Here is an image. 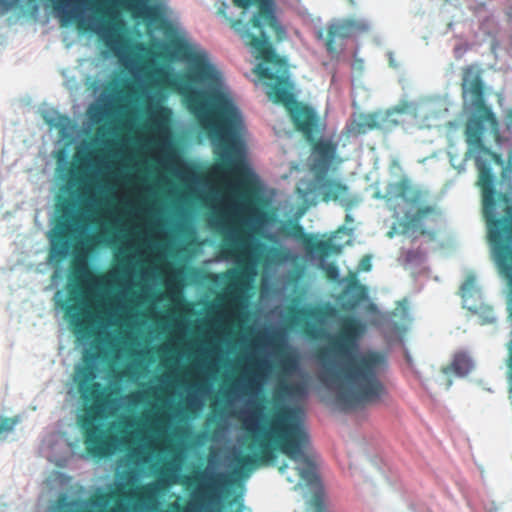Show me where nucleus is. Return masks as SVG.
<instances>
[{
	"label": "nucleus",
	"mask_w": 512,
	"mask_h": 512,
	"mask_svg": "<svg viewBox=\"0 0 512 512\" xmlns=\"http://www.w3.org/2000/svg\"><path fill=\"white\" fill-rule=\"evenodd\" d=\"M325 273L330 280H337L339 277V269L335 264H328L325 268Z\"/></svg>",
	"instance_id": "c756f323"
},
{
	"label": "nucleus",
	"mask_w": 512,
	"mask_h": 512,
	"mask_svg": "<svg viewBox=\"0 0 512 512\" xmlns=\"http://www.w3.org/2000/svg\"><path fill=\"white\" fill-rule=\"evenodd\" d=\"M261 408L255 409L252 414L243 420L244 428L248 433H254L256 431V422Z\"/></svg>",
	"instance_id": "cd10ccee"
},
{
	"label": "nucleus",
	"mask_w": 512,
	"mask_h": 512,
	"mask_svg": "<svg viewBox=\"0 0 512 512\" xmlns=\"http://www.w3.org/2000/svg\"><path fill=\"white\" fill-rule=\"evenodd\" d=\"M297 360L292 355H284L279 361V367L284 373H291L297 369Z\"/></svg>",
	"instance_id": "bb28decb"
},
{
	"label": "nucleus",
	"mask_w": 512,
	"mask_h": 512,
	"mask_svg": "<svg viewBox=\"0 0 512 512\" xmlns=\"http://www.w3.org/2000/svg\"><path fill=\"white\" fill-rule=\"evenodd\" d=\"M197 388H198V390H203V385L202 384H198Z\"/></svg>",
	"instance_id": "de8ad7c7"
},
{
	"label": "nucleus",
	"mask_w": 512,
	"mask_h": 512,
	"mask_svg": "<svg viewBox=\"0 0 512 512\" xmlns=\"http://www.w3.org/2000/svg\"><path fill=\"white\" fill-rule=\"evenodd\" d=\"M71 220H72V223L77 226L80 224L86 225L88 223V219L86 217H83L82 213L73 216L71 218Z\"/></svg>",
	"instance_id": "473e14b6"
},
{
	"label": "nucleus",
	"mask_w": 512,
	"mask_h": 512,
	"mask_svg": "<svg viewBox=\"0 0 512 512\" xmlns=\"http://www.w3.org/2000/svg\"><path fill=\"white\" fill-rule=\"evenodd\" d=\"M371 267L372 265L370 256H364L359 263V269L362 271H369Z\"/></svg>",
	"instance_id": "2f4dec72"
},
{
	"label": "nucleus",
	"mask_w": 512,
	"mask_h": 512,
	"mask_svg": "<svg viewBox=\"0 0 512 512\" xmlns=\"http://www.w3.org/2000/svg\"><path fill=\"white\" fill-rule=\"evenodd\" d=\"M251 275H253V270L247 266L229 271L227 274V285L231 288V295L233 292H237L245 287Z\"/></svg>",
	"instance_id": "aec40b11"
},
{
	"label": "nucleus",
	"mask_w": 512,
	"mask_h": 512,
	"mask_svg": "<svg viewBox=\"0 0 512 512\" xmlns=\"http://www.w3.org/2000/svg\"><path fill=\"white\" fill-rule=\"evenodd\" d=\"M70 207V202L65 200L60 206L59 210L62 211L65 215L68 213Z\"/></svg>",
	"instance_id": "c9c22d12"
},
{
	"label": "nucleus",
	"mask_w": 512,
	"mask_h": 512,
	"mask_svg": "<svg viewBox=\"0 0 512 512\" xmlns=\"http://www.w3.org/2000/svg\"><path fill=\"white\" fill-rule=\"evenodd\" d=\"M131 456H134L137 458V460H139L140 456H141V452L138 450H133V452L131 453Z\"/></svg>",
	"instance_id": "58836bf2"
},
{
	"label": "nucleus",
	"mask_w": 512,
	"mask_h": 512,
	"mask_svg": "<svg viewBox=\"0 0 512 512\" xmlns=\"http://www.w3.org/2000/svg\"><path fill=\"white\" fill-rule=\"evenodd\" d=\"M366 325L358 317L346 315L339 321L337 332L329 337L328 346L319 348L316 356L323 363L321 380L335 390V402L344 412L380 403L388 394L381 380L387 368L386 356L367 351L347 361L341 369L330 365L332 355L348 357L358 348Z\"/></svg>",
	"instance_id": "f03ea898"
},
{
	"label": "nucleus",
	"mask_w": 512,
	"mask_h": 512,
	"mask_svg": "<svg viewBox=\"0 0 512 512\" xmlns=\"http://www.w3.org/2000/svg\"><path fill=\"white\" fill-rule=\"evenodd\" d=\"M126 374H127V372H126L125 370H123V371H120V372L118 373V375H117V376H118L119 378H123V377H125V376H126Z\"/></svg>",
	"instance_id": "37998d69"
},
{
	"label": "nucleus",
	"mask_w": 512,
	"mask_h": 512,
	"mask_svg": "<svg viewBox=\"0 0 512 512\" xmlns=\"http://www.w3.org/2000/svg\"><path fill=\"white\" fill-rule=\"evenodd\" d=\"M279 231L286 237L301 240L307 249L315 251L321 256H327L330 252L337 250L330 241H314L310 235L305 233L304 228L295 221H288L284 223L280 227Z\"/></svg>",
	"instance_id": "dca6fc26"
},
{
	"label": "nucleus",
	"mask_w": 512,
	"mask_h": 512,
	"mask_svg": "<svg viewBox=\"0 0 512 512\" xmlns=\"http://www.w3.org/2000/svg\"><path fill=\"white\" fill-rule=\"evenodd\" d=\"M257 32L259 33V30ZM260 34V38L251 35H246V38L258 51V60L262 62L257 66L256 72L265 81L266 94L275 104L283 105L288 110L295 129L302 133L307 141H313L320 131L319 117L312 107L296 101L291 91L286 59L279 56L274 47L269 45L263 32Z\"/></svg>",
	"instance_id": "39448f33"
},
{
	"label": "nucleus",
	"mask_w": 512,
	"mask_h": 512,
	"mask_svg": "<svg viewBox=\"0 0 512 512\" xmlns=\"http://www.w3.org/2000/svg\"><path fill=\"white\" fill-rule=\"evenodd\" d=\"M286 467H287V465L281 466V467L279 468L280 472H284V470L286 469Z\"/></svg>",
	"instance_id": "a18cd8bd"
},
{
	"label": "nucleus",
	"mask_w": 512,
	"mask_h": 512,
	"mask_svg": "<svg viewBox=\"0 0 512 512\" xmlns=\"http://www.w3.org/2000/svg\"><path fill=\"white\" fill-rule=\"evenodd\" d=\"M77 182L83 183L84 185L81 188V198H82V211H91L92 205L95 203L96 198L92 191V186L83 181L82 178H77Z\"/></svg>",
	"instance_id": "5701e85b"
},
{
	"label": "nucleus",
	"mask_w": 512,
	"mask_h": 512,
	"mask_svg": "<svg viewBox=\"0 0 512 512\" xmlns=\"http://www.w3.org/2000/svg\"><path fill=\"white\" fill-rule=\"evenodd\" d=\"M17 423L16 418L1 417L0 418V436L11 432Z\"/></svg>",
	"instance_id": "c85d7f7f"
},
{
	"label": "nucleus",
	"mask_w": 512,
	"mask_h": 512,
	"mask_svg": "<svg viewBox=\"0 0 512 512\" xmlns=\"http://www.w3.org/2000/svg\"><path fill=\"white\" fill-rule=\"evenodd\" d=\"M312 143L313 170L315 173H327L334 163H340L337 159V143L327 139H317Z\"/></svg>",
	"instance_id": "2eb2a0df"
},
{
	"label": "nucleus",
	"mask_w": 512,
	"mask_h": 512,
	"mask_svg": "<svg viewBox=\"0 0 512 512\" xmlns=\"http://www.w3.org/2000/svg\"><path fill=\"white\" fill-rule=\"evenodd\" d=\"M388 235H389V237H392L393 236V232H389Z\"/></svg>",
	"instance_id": "09e8293b"
},
{
	"label": "nucleus",
	"mask_w": 512,
	"mask_h": 512,
	"mask_svg": "<svg viewBox=\"0 0 512 512\" xmlns=\"http://www.w3.org/2000/svg\"><path fill=\"white\" fill-rule=\"evenodd\" d=\"M155 422L158 423V424H161V423H164L165 422V419L164 417L161 415L157 418H155Z\"/></svg>",
	"instance_id": "ea45409f"
},
{
	"label": "nucleus",
	"mask_w": 512,
	"mask_h": 512,
	"mask_svg": "<svg viewBox=\"0 0 512 512\" xmlns=\"http://www.w3.org/2000/svg\"><path fill=\"white\" fill-rule=\"evenodd\" d=\"M119 92L125 97H130L135 94L136 91L134 85L127 81L123 84Z\"/></svg>",
	"instance_id": "7c9ffc66"
},
{
	"label": "nucleus",
	"mask_w": 512,
	"mask_h": 512,
	"mask_svg": "<svg viewBox=\"0 0 512 512\" xmlns=\"http://www.w3.org/2000/svg\"><path fill=\"white\" fill-rule=\"evenodd\" d=\"M133 13L145 11L147 18H153L156 14V8L147 7L144 0H121Z\"/></svg>",
	"instance_id": "b1692460"
},
{
	"label": "nucleus",
	"mask_w": 512,
	"mask_h": 512,
	"mask_svg": "<svg viewBox=\"0 0 512 512\" xmlns=\"http://www.w3.org/2000/svg\"><path fill=\"white\" fill-rule=\"evenodd\" d=\"M277 339H278V335H273L271 338V342L273 343L274 346H277Z\"/></svg>",
	"instance_id": "a19ab883"
},
{
	"label": "nucleus",
	"mask_w": 512,
	"mask_h": 512,
	"mask_svg": "<svg viewBox=\"0 0 512 512\" xmlns=\"http://www.w3.org/2000/svg\"><path fill=\"white\" fill-rule=\"evenodd\" d=\"M63 22H77L80 29L95 31L116 56L127 46L122 34L124 24L108 0H49Z\"/></svg>",
	"instance_id": "423d86ee"
},
{
	"label": "nucleus",
	"mask_w": 512,
	"mask_h": 512,
	"mask_svg": "<svg viewBox=\"0 0 512 512\" xmlns=\"http://www.w3.org/2000/svg\"><path fill=\"white\" fill-rule=\"evenodd\" d=\"M114 237V232L110 228H106L105 230L99 231L96 234L90 235L82 241V246L86 249H91L96 245L102 243L106 239H110Z\"/></svg>",
	"instance_id": "4be33fe9"
},
{
	"label": "nucleus",
	"mask_w": 512,
	"mask_h": 512,
	"mask_svg": "<svg viewBox=\"0 0 512 512\" xmlns=\"http://www.w3.org/2000/svg\"><path fill=\"white\" fill-rule=\"evenodd\" d=\"M458 295L462 300V307L470 319H475L481 325H495L498 321L494 307L485 299L477 277L469 272L459 287Z\"/></svg>",
	"instance_id": "9d476101"
},
{
	"label": "nucleus",
	"mask_w": 512,
	"mask_h": 512,
	"mask_svg": "<svg viewBox=\"0 0 512 512\" xmlns=\"http://www.w3.org/2000/svg\"><path fill=\"white\" fill-rule=\"evenodd\" d=\"M427 196V191L414 187L406 176L388 184L385 195L387 203L402 199L411 206L420 205L414 213L406 215L405 219L399 222L402 228L401 233L410 234L414 238L419 236L428 237L430 240L436 238V226L441 219V211L436 205H423Z\"/></svg>",
	"instance_id": "6e6552de"
},
{
	"label": "nucleus",
	"mask_w": 512,
	"mask_h": 512,
	"mask_svg": "<svg viewBox=\"0 0 512 512\" xmlns=\"http://www.w3.org/2000/svg\"><path fill=\"white\" fill-rule=\"evenodd\" d=\"M247 386H248V387H250V388H253V386H254V382H253V380H252V379H249V380H248V385H247Z\"/></svg>",
	"instance_id": "c03bdc74"
},
{
	"label": "nucleus",
	"mask_w": 512,
	"mask_h": 512,
	"mask_svg": "<svg viewBox=\"0 0 512 512\" xmlns=\"http://www.w3.org/2000/svg\"><path fill=\"white\" fill-rule=\"evenodd\" d=\"M174 293H175V294H179V289L174 290V288L171 286V287H170V290H169V294H171V295H172V294H174Z\"/></svg>",
	"instance_id": "79ce46f5"
},
{
	"label": "nucleus",
	"mask_w": 512,
	"mask_h": 512,
	"mask_svg": "<svg viewBox=\"0 0 512 512\" xmlns=\"http://www.w3.org/2000/svg\"><path fill=\"white\" fill-rule=\"evenodd\" d=\"M475 368V360L471 353L466 350H459L452 356L451 362L442 368L444 374H455L459 377H465Z\"/></svg>",
	"instance_id": "a211bd4d"
},
{
	"label": "nucleus",
	"mask_w": 512,
	"mask_h": 512,
	"mask_svg": "<svg viewBox=\"0 0 512 512\" xmlns=\"http://www.w3.org/2000/svg\"><path fill=\"white\" fill-rule=\"evenodd\" d=\"M174 53L191 63V70L181 75L158 71V84L181 95L188 110L197 118L211 141L221 150L218 169L242 178L238 190V216L231 225H223L222 243H251L257 232L255 224L263 220V212L253 202V191L244 180L248 168L244 163L239 140L244 129L243 117L229 92L222 90V75L209 63L203 52L195 53L182 39L170 41Z\"/></svg>",
	"instance_id": "f257e3e1"
},
{
	"label": "nucleus",
	"mask_w": 512,
	"mask_h": 512,
	"mask_svg": "<svg viewBox=\"0 0 512 512\" xmlns=\"http://www.w3.org/2000/svg\"><path fill=\"white\" fill-rule=\"evenodd\" d=\"M72 225L68 220L59 221L55 225L51 237L50 258L60 262L64 260L70 250V236Z\"/></svg>",
	"instance_id": "f3484780"
},
{
	"label": "nucleus",
	"mask_w": 512,
	"mask_h": 512,
	"mask_svg": "<svg viewBox=\"0 0 512 512\" xmlns=\"http://www.w3.org/2000/svg\"><path fill=\"white\" fill-rule=\"evenodd\" d=\"M327 173H315L316 189L324 202L334 201L350 206L352 201L348 197L349 188L340 180L328 178Z\"/></svg>",
	"instance_id": "ddd939ff"
},
{
	"label": "nucleus",
	"mask_w": 512,
	"mask_h": 512,
	"mask_svg": "<svg viewBox=\"0 0 512 512\" xmlns=\"http://www.w3.org/2000/svg\"><path fill=\"white\" fill-rule=\"evenodd\" d=\"M198 406H199V401L196 398H194V397L187 398L186 404H185L186 410L192 411L193 408H196Z\"/></svg>",
	"instance_id": "72a5a7b5"
},
{
	"label": "nucleus",
	"mask_w": 512,
	"mask_h": 512,
	"mask_svg": "<svg viewBox=\"0 0 512 512\" xmlns=\"http://www.w3.org/2000/svg\"><path fill=\"white\" fill-rule=\"evenodd\" d=\"M93 279L85 260L72 262V284L68 290L72 303L63 302L61 307L73 332L80 337H90L94 323L108 319L110 315L99 302L96 306L88 302L86 284L91 283Z\"/></svg>",
	"instance_id": "0eeeda50"
},
{
	"label": "nucleus",
	"mask_w": 512,
	"mask_h": 512,
	"mask_svg": "<svg viewBox=\"0 0 512 512\" xmlns=\"http://www.w3.org/2000/svg\"><path fill=\"white\" fill-rule=\"evenodd\" d=\"M233 3L243 9L258 4L257 12L248 23H243L241 20H236L232 23V28L240 35L241 39L251 49L257 59L258 51L249 44L250 40L246 38V35L260 38L262 36L257 32L259 30V32H263L264 37L272 47L271 40L273 38L277 41L284 39L286 32L280 25L271 2L263 0H233Z\"/></svg>",
	"instance_id": "1a4fd4ad"
},
{
	"label": "nucleus",
	"mask_w": 512,
	"mask_h": 512,
	"mask_svg": "<svg viewBox=\"0 0 512 512\" xmlns=\"http://www.w3.org/2000/svg\"><path fill=\"white\" fill-rule=\"evenodd\" d=\"M318 38H319V39H322V38H323V32H322V31H319V33H318Z\"/></svg>",
	"instance_id": "49530a36"
},
{
	"label": "nucleus",
	"mask_w": 512,
	"mask_h": 512,
	"mask_svg": "<svg viewBox=\"0 0 512 512\" xmlns=\"http://www.w3.org/2000/svg\"><path fill=\"white\" fill-rule=\"evenodd\" d=\"M228 476L224 473H208L202 470L190 476H185L183 484L190 486L196 485L200 489V494L206 497H212L228 484Z\"/></svg>",
	"instance_id": "4468645a"
},
{
	"label": "nucleus",
	"mask_w": 512,
	"mask_h": 512,
	"mask_svg": "<svg viewBox=\"0 0 512 512\" xmlns=\"http://www.w3.org/2000/svg\"><path fill=\"white\" fill-rule=\"evenodd\" d=\"M252 454L235 457V471H251L270 463L280 451L289 459L299 462V476L311 481L315 477V456L311 450L310 435L305 426L304 413L296 406L282 405L269 417L260 434L251 437L247 445Z\"/></svg>",
	"instance_id": "7ed1b4c3"
},
{
	"label": "nucleus",
	"mask_w": 512,
	"mask_h": 512,
	"mask_svg": "<svg viewBox=\"0 0 512 512\" xmlns=\"http://www.w3.org/2000/svg\"><path fill=\"white\" fill-rule=\"evenodd\" d=\"M358 24L353 20H339L327 26L325 48L330 55L343 50L344 42L358 30Z\"/></svg>",
	"instance_id": "f8f14e48"
},
{
	"label": "nucleus",
	"mask_w": 512,
	"mask_h": 512,
	"mask_svg": "<svg viewBox=\"0 0 512 512\" xmlns=\"http://www.w3.org/2000/svg\"><path fill=\"white\" fill-rule=\"evenodd\" d=\"M336 315L337 309L330 303L313 307H291L289 308L288 321L291 325H301L303 334L308 338L317 339L322 329L310 320L322 323L324 320L334 318Z\"/></svg>",
	"instance_id": "9b49d317"
},
{
	"label": "nucleus",
	"mask_w": 512,
	"mask_h": 512,
	"mask_svg": "<svg viewBox=\"0 0 512 512\" xmlns=\"http://www.w3.org/2000/svg\"><path fill=\"white\" fill-rule=\"evenodd\" d=\"M379 127L380 123L377 114H360L358 119L354 123L353 130L357 134H365L368 131L378 129Z\"/></svg>",
	"instance_id": "412c9836"
},
{
	"label": "nucleus",
	"mask_w": 512,
	"mask_h": 512,
	"mask_svg": "<svg viewBox=\"0 0 512 512\" xmlns=\"http://www.w3.org/2000/svg\"><path fill=\"white\" fill-rule=\"evenodd\" d=\"M344 294H351L348 300L349 308H355L367 298V289L360 284L357 277L352 275L347 282Z\"/></svg>",
	"instance_id": "6ab92c4d"
},
{
	"label": "nucleus",
	"mask_w": 512,
	"mask_h": 512,
	"mask_svg": "<svg viewBox=\"0 0 512 512\" xmlns=\"http://www.w3.org/2000/svg\"><path fill=\"white\" fill-rule=\"evenodd\" d=\"M352 66H353L354 69L362 70V68H363V61L361 59H355Z\"/></svg>",
	"instance_id": "e433bc0d"
},
{
	"label": "nucleus",
	"mask_w": 512,
	"mask_h": 512,
	"mask_svg": "<svg viewBox=\"0 0 512 512\" xmlns=\"http://www.w3.org/2000/svg\"><path fill=\"white\" fill-rule=\"evenodd\" d=\"M156 388L150 387L147 390L135 391L126 395L125 399L129 405L136 406L144 401L145 398L155 396Z\"/></svg>",
	"instance_id": "a878e982"
},
{
	"label": "nucleus",
	"mask_w": 512,
	"mask_h": 512,
	"mask_svg": "<svg viewBox=\"0 0 512 512\" xmlns=\"http://www.w3.org/2000/svg\"><path fill=\"white\" fill-rule=\"evenodd\" d=\"M277 390L286 396H303L306 393V387L302 383H280Z\"/></svg>",
	"instance_id": "393cba45"
},
{
	"label": "nucleus",
	"mask_w": 512,
	"mask_h": 512,
	"mask_svg": "<svg viewBox=\"0 0 512 512\" xmlns=\"http://www.w3.org/2000/svg\"><path fill=\"white\" fill-rule=\"evenodd\" d=\"M251 366L257 368L258 370H263L269 367V364L266 360H251L250 361Z\"/></svg>",
	"instance_id": "f704fd0d"
},
{
	"label": "nucleus",
	"mask_w": 512,
	"mask_h": 512,
	"mask_svg": "<svg viewBox=\"0 0 512 512\" xmlns=\"http://www.w3.org/2000/svg\"><path fill=\"white\" fill-rule=\"evenodd\" d=\"M152 125H153L154 128H158L160 126V121H159L157 115H155V117L153 118Z\"/></svg>",
	"instance_id": "4c0bfd02"
},
{
	"label": "nucleus",
	"mask_w": 512,
	"mask_h": 512,
	"mask_svg": "<svg viewBox=\"0 0 512 512\" xmlns=\"http://www.w3.org/2000/svg\"><path fill=\"white\" fill-rule=\"evenodd\" d=\"M96 369L85 365L77 370L76 385L83 403V412L77 418L81 428L86 451L92 457L102 459L115 453L119 445H125L132 439L133 433L128 428L133 426L129 418L118 423H111L110 429L117 428L119 433L104 430L99 424L115 409L113 390L96 382Z\"/></svg>",
	"instance_id": "20e7f679"
}]
</instances>
